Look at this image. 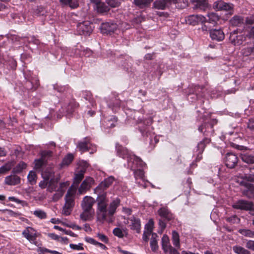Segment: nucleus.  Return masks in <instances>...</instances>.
Returning a JSON list of instances; mask_svg holds the SVG:
<instances>
[{"label": "nucleus", "mask_w": 254, "mask_h": 254, "mask_svg": "<svg viewBox=\"0 0 254 254\" xmlns=\"http://www.w3.org/2000/svg\"><path fill=\"white\" fill-rule=\"evenodd\" d=\"M158 236L156 233L152 234V237L150 243V247L152 251L155 252L158 249Z\"/></svg>", "instance_id": "cd10ccee"}, {"label": "nucleus", "mask_w": 254, "mask_h": 254, "mask_svg": "<svg viewBox=\"0 0 254 254\" xmlns=\"http://www.w3.org/2000/svg\"><path fill=\"white\" fill-rule=\"evenodd\" d=\"M76 191V187L74 185H71L67 191L65 195L64 204L71 206H74V197Z\"/></svg>", "instance_id": "39448f33"}, {"label": "nucleus", "mask_w": 254, "mask_h": 254, "mask_svg": "<svg viewBox=\"0 0 254 254\" xmlns=\"http://www.w3.org/2000/svg\"><path fill=\"white\" fill-rule=\"evenodd\" d=\"M70 248L72 250L81 251L83 250V244L79 243L78 245L70 244L69 245Z\"/></svg>", "instance_id": "603ef678"}, {"label": "nucleus", "mask_w": 254, "mask_h": 254, "mask_svg": "<svg viewBox=\"0 0 254 254\" xmlns=\"http://www.w3.org/2000/svg\"><path fill=\"white\" fill-rule=\"evenodd\" d=\"M238 177L243 180L241 181H239V180L237 181V182L241 185H245V182L247 181L254 182V168L250 170V174H239Z\"/></svg>", "instance_id": "f3484780"}, {"label": "nucleus", "mask_w": 254, "mask_h": 254, "mask_svg": "<svg viewBox=\"0 0 254 254\" xmlns=\"http://www.w3.org/2000/svg\"><path fill=\"white\" fill-rule=\"evenodd\" d=\"M193 9H204L207 5L206 0H191Z\"/></svg>", "instance_id": "b1692460"}, {"label": "nucleus", "mask_w": 254, "mask_h": 254, "mask_svg": "<svg viewBox=\"0 0 254 254\" xmlns=\"http://www.w3.org/2000/svg\"><path fill=\"white\" fill-rule=\"evenodd\" d=\"M120 202V199L116 198L110 202L107 209V216H112L116 213V209L119 206Z\"/></svg>", "instance_id": "a211bd4d"}, {"label": "nucleus", "mask_w": 254, "mask_h": 254, "mask_svg": "<svg viewBox=\"0 0 254 254\" xmlns=\"http://www.w3.org/2000/svg\"><path fill=\"white\" fill-rule=\"evenodd\" d=\"M27 179L31 185L35 184L37 179V174L34 171H31L28 175Z\"/></svg>", "instance_id": "f704fd0d"}, {"label": "nucleus", "mask_w": 254, "mask_h": 254, "mask_svg": "<svg viewBox=\"0 0 254 254\" xmlns=\"http://www.w3.org/2000/svg\"><path fill=\"white\" fill-rule=\"evenodd\" d=\"M213 8L218 10H229L233 8V5L223 0H218L214 3Z\"/></svg>", "instance_id": "dca6fc26"}, {"label": "nucleus", "mask_w": 254, "mask_h": 254, "mask_svg": "<svg viewBox=\"0 0 254 254\" xmlns=\"http://www.w3.org/2000/svg\"><path fill=\"white\" fill-rule=\"evenodd\" d=\"M151 235H152V234L148 233L147 232L144 231L142 237L143 240L145 242H147L149 240V237Z\"/></svg>", "instance_id": "0e129e2a"}, {"label": "nucleus", "mask_w": 254, "mask_h": 254, "mask_svg": "<svg viewBox=\"0 0 254 254\" xmlns=\"http://www.w3.org/2000/svg\"><path fill=\"white\" fill-rule=\"evenodd\" d=\"M73 207V206L64 204L63 208V214L65 216L69 215L71 213Z\"/></svg>", "instance_id": "de8ad7c7"}, {"label": "nucleus", "mask_w": 254, "mask_h": 254, "mask_svg": "<svg viewBox=\"0 0 254 254\" xmlns=\"http://www.w3.org/2000/svg\"><path fill=\"white\" fill-rule=\"evenodd\" d=\"M252 203L251 201L241 199L234 202L232 204V207L235 209L248 211L252 208Z\"/></svg>", "instance_id": "1a4fd4ad"}, {"label": "nucleus", "mask_w": 254, "mask_h": 254, "mask_svg": "<svg viewBox=\"0 0 254 254\" xmlns=\"http://www.w3.org/2000/svg\"><path fill=\"white\" fill-rule=\"evenodd\" d=\"M94 179L91 177H87L81 183L78 188V193L80 194L85 193L94 184Z\"/></svg>", "instance_id": "6e6552de"}, {"label": "nucleus", "mask_w": 254, "mask_h": 254, "mask_svg": "<svg viewBox=\"0 0 254 254\" xmlns=\"http://www.w3.org/2000/svg\"><path fill=\"white\" fill-rule=\"evenodd\" d=\"M229 39L231 43L234 45H240L242 44L243 36L241 35H238L234 31L230 34Z\"/></svg>", "instance_id": "aec40b11"}, {"label": "nucleus", "mask_w": 254, "mask_h": 254, "mask_svg": "<svg viewBox=\"0 0 254 254\" xmlns=\"http://www.w3.org/2000/svg\"><path fill=\"white\" fill-rule=\"evenodd\" d=\"M33 214L39 219H43L47 218V213L42 210L36 209L33 211Z\"/></svg>", "instance_id": "58836bf2"}, {"label": "nucleus", "mask_w": 254, "mask_h": 254, "mask_svg": "<svg viewBox=\"0 0 254 254\" xmlns=\"http://www.w3.org/2000/svg\"><path fill=\"white\" fill-rule=\"evenodd\" d=\"M100 29L103 33L110 34L117 29V25L115 23L106 22L102 24Z\"/></svg>", "instance_id": "2eb2a0df"}, {"label": "nucleus", "mask_w": 254, "mask_h": 254, "mask_svg": "<svg viewBox=\"0 0 254 254\" xmlns=\"http://www.w3.org/2000/svg\"><path fill=\"white\" fill-rule=\"evenodd\" d=\"M98 195L96 200L97 201V206L96 210V219L97 221L101 224L106 220L107 217V203L108 199L106 195V192H104L103 190L100 192H94Z\"/></svg>", "instance_id": "f03ea898"}, {"label": "nucleus", "mask_w": 254, "mask_h": 254, "mask_svg": "<svg viewBox=\"0 0 254 254\" xmlns=\"http://www.w3.org/2000/svg\"><path fill=\"white\" fill-rule=\"evenodd\" d=\"M158 213L159 215L167 219H170L172 217V215L169 212V210L166 208H161L158 210Z\"/></svg>", "instance_id": "473e14b6"}, {"label": "nucleus", "mask_w": 254, "mask_h": 254, "mask_svg": "<svg viewBox=\"0 0 254 254\" xmlns=\"http://www.w3.org/2000/svg\"><path fill=\"white\" fill-rule=\"evenodd\" d=\"M238 163V158L236 155L228 153L225 157L226 165L230 168H233Z\"/></svg>", "instance_id": "4468645a"}, {"label": "nucleus", "mask_w": 254, "mask_h": 254, "mask_svg": "<svg viewBox=\"0 0 254 254\" xmlns=\"http://www.w3.org/2000/svg\"><path fill=\"white\" fill-rule=\"evenodd\" d=\"M27 167V165L23 162H19L17 165H16L13 169V172L14 173H19L21 172L23 169H25Z\"/></svg>", "instance_id": "e433bc0d"}, {"label": "nucleus", "mask_w": 254, "mask_h": 254, "mask_svg": "<svg viewBox=\"0 0 254 254\" xmlns=\"http://www.w3.org/2000/svg\"><path fill=\"white\" fill-rule=\"evenodd\" d=\"M113 234L119 238H123L127 235V230L125 228H116L113 230Z\"/></svg>", "instance_id": "bb28decb"}, {"label": "nucleus", "mask_w": 254, "mask_h": 254, "mask_svg": "<svg viewBox=\"0 0 254 254\" xmlns=\"http://www.w3.org/2000/svg\"><path fill=\"white\" fill-rule=\"evenodd\" d=\"M22 235L31 243L36 244L37 233L33 228L30 227H27L23 231Z\"/></svg>", "instance_id": "423d86ee"}, {"label": "nucleus", "mask_w": 254, "mask_h": 254, "mask_svg": "<svg viewBox=\"0 0 254 254\" xmlns=\"http://www.w3.org/2000/svg\"><path fill=\"white\" fill-rule=\"evenodd\" d=\"M67 5L72 8H76L78 6V2L77 0H71Z\"/></svg>", "instance_id": "13d9d810"}, {"label": "nucleus", "mask_w": 254, "mask_h": 254, "mask_svg": "<svg viewBox=\"0 0 254 254\" xmlns=\"http://www.w3.org/2000/svg\"><path fill=\"white\" fill-rule=\"evenodd\" d=\"M78 167L77 168V170H84V172H85L86 168L88 166L87 162L83 160L79 161V162L78 163Z\"/></svg>", "instance_id": "09e8293b"}, {"label": "nucleus", "mask_w": 254, "mask_h": 254, "mask_svg": "<svg viewBox=\"0 0 254 254\" xmlns=\"http://www.w3.org/2000/svg\"><path fill=\"white\" fill-rule=\"evenodd\" d=\"M134 176L136 179H142L144 176V172L142 170L138 169L134 171Z\"/></svg>", "instance_id": "864d4df0"}, {"label": "nucleus", "mask_w": 254, "mask_h": 254, "mask_svg": "<svg viewBox=\"0 0 254 254\" xmlns=\"http://www.w3.org/2000/svg\"><path fill=\"white\" fill-rule=\"evenodd\" d=\"M13 166L12 162H8L4 165L0 167V173L3 174L10 170Z\"/></svg>", "instance_id": "a18cd8bd"}, {"label": "nucleus", "mask_w": 254, "mask_h": 254, "mask_svg": "<svg viewBox=\"0 0 254 254\" xmlns=\"http://www.w3.org/2000/svg\"><path fill=\"white\" fill-rule=\"evenodd\" d=\"M247 22L249 24H252L254 23V14L252 15L247 19Z\"/></svg>", "instance_id": "774afa93"}, {"label": "nucleus", "mask_w": 254, "mask_h": 254, "mask_svg": "<svg viewBox=\"0 0 254 254\" xmlns=\"http://www.w3.org/2000/svg\"><path fill=\"white\" fill-rule=\"evenodd\" d=\"M238 232L242 235L253 238H254V232L250 229H239Z\"/></svg>", "instance_id": "c9c22d12"}, {"label": "nucleus", "mask_w": 254, "mask_h": 254, "mask_svg": "<svg viewBox=\"0 0 254 254\" xmlns=\"http://www.w3.org/2000/svg\"><path fill=\"white\" fill-rule=\"evenodd\" d=\"M233 251L236 254H251V252L247 249L239 245L233 246Z\"/></svg>", "instance_id": "c756f323"}, {"label": "nucleus", "mask_w": 254, "mask_h": 254, "mask_svg": "<svg viewBox=\"0 0 254 254\" xmlns=\"http://www.w3.org/2000/svg\"><path fill=\"white\" fill-rule=\"evenodd\" d=\"M63 224L65 226H66L67 227H69V228H71L73 229H75V230H80L81 229V227L78 226V225H75V224H71L70 225H68V224H64V223H63Z\"/></svg>", "instance_id": "052dcab7"}, {"label": "nucleus", "mask_w": 254, "mask_h": 254, "mask_svg": "<svg viewBox=\"0 0 254 254\" xmlns=\"http://www.w3.org/2000/svg\"><path fill=\"white\" fill-rule=\"evenodd\" d=\"M107 3L112 7H117L120 5L118 0H106Z\"/></svg>", "instance_id": "5fc2aeb1"}, {"label": "nucleus", "mask_w": 254, "mask_h": 254, "mask_svg": "<svg viewBox=\"0 0 254 254\" xmlns=\"http://www.w3.org/2000/svg\"><path fill=\"white\" fill-rule=\"evenodd\" d=\"M1 211H2V212L3 213L5 214L6 215H7L8 216H11V217H14L17 218L20 215V214L19 213L15 212L11 210H9V209H3Z\"/></svg>", "instance_id": "49530a36"}, {"label": "nucleus", "mask_w": 254, "mask_h": 254, "mask_svg": "<svg viewBox=\"0 0 254 254\" xmlns=\"http://www.w3.org/2000/svg\"><path fill=\"white\" fill-rule=\"evenodd\" d=\"M84 173L85 172L84 170H77L76 171V173L75 174L74 178L73 184L75 185V186H74V187L77 188V186L83 178Z\"/></svg>", "instance_id": "a878e982"}, {"label": "nucleus", "mask_w": 254, "mask_h": 254, "mask_svg": "<svg viewBox=\"0 0 254 254\" xmlns=\"http://www.w3.org/2000/svg\"><path fill=\"white\" fill-rule=\"evenodd\" d=\"M85 240L86 242L94 245H96L97 244H98V242L96 241L94 239L90 237H85Z\"/></svg>", "instance_id": "680f3d73"}, {"label": "nucleus", "mask_w": 254, "mask_h": 254, "mask_svg": "<svg viewBox=\"0 0 254 254\" xmlns=\"http://www.w3.org/2000/svg\"><path fill=\"white\" fill-rule=\"evenodd\" d=\"M210 141L209 139L205 138L198 143L197 147L199 153H201L203 152L205 147L206 144L209 143Z\"/></svg>", "instance_id": "4c0bfd02"}, {"label": "nucleus", "mask_w": 254, "mask_h": 254, "mask_svg": "<svg viewBox=\"0 0 254 254\" xmlns=\"http://www.w3.org/2000/svg\"><path fill=\"white\" fill-rule=\"evenodd\" d=\"M246 247L248 249L254 251V241L250 240H247Z\"/></svg>", "instance_id": "6e6d98bb"}, {"label": "nucleus", "mask_w": 254, "mask_h": 254, "mask_svg": "<svg viewBox=\"0 0 254 254\" xmlns=\"http://www.w3.org/2000/svg\"><path fill=\"white\" fill-rule=\"evenodd\" d=\"M73 159V156L72 154H68L63 160V164L68 165L72 161Z\"/></svg>", "instance_id": "3c124183"}, {"label": "nucleus", "mask_w": 254, "mask_h": 254, "mask_svg": "<svg viewBox=\"0 0 254 254\" xmlns=\"http://www.w3.org/2000/svg\"><path fill=\"white\" fill-rule=\"evenodd\" d=\"M130 222L129 226L130 229L135 230L137 233L140 232V221L138 218H136L132 216L129 219Z\"/></svg>", "instance_id": "412c9836"}, {"label": "nucleus", "mask_w": 254, "mask_h": 254, "mask_svg": "<svg viewBox=\"0 0 254 254\" xmlns=\"http://www.w3.org/2000/svg\"><path fill=\"white\" fill-rule=\"evenodd\" d=\"M242 160L247 163L253 164L254 163V157L249 154H242Z\"/></svg>", "instance_id": "79ce46f5"}, {"label": "nucleus", "mask_w": 254, "mask_h": 254, "mask_svg": "<svg viewBox=\"0 0 254 254\" xmlns=\"http://www.w3.org/2000/svg\"><path fill=\"white\" fill-rule=\"evenodd\" d=\"M244 23V18L239 15H235L230 20V24L233 26H240Z\"/></svg>", "instance_id": "393cba45"}, {"label": "nucleus", "mask_w": 254, "mask_h": 254, "mask_svg": "<svg viewBox=\"0 0 254 254\" xmlns=\"http://www.w3.org/2000/svg\"><path fill=\"white\" fill-rule=\"evenodd\" d=\"M115 181L113 177L110 176L105 179L99 185L94 189V192H99L100 190L104 191L107 189Z\"/></svg>", "instance_id": "9b49d317"}, {"label": "nucleus", "mask_w": 254, "mask_h": 254, "mask_svg": "<svg viewBox=\"0 0 254 254\" xmlns=\"http://www.w3.org/2000/svg\"><path fill=\"white\" fill-rule=\"evenodd\" d=\"M48 236L53 240L60 241V237L54 233H49L48 234Z\"/></svg>", "instance_id": "e2e57ef3"}, {"label": "nucleus", "mask_w": 254, "mask_h": 254, "mask_svg": "<svg viewBox=\"0 0 254 254\" xmlns=\"http://www.w3.org/2000/svg\"><path fill=\"white\" fill-rule=\"evenodd\" d=\"M196 17L198 24L199 23H203L207 21L206 17L202 15H196Z\"/></svg>", "instance_id": "bf43d9fd"}, {"label": "nucleus", "mask_w": 254, "mask_h": 254, "mask_svg": "<svg viewBox=\"0 0 254 254\" xmlns=\"http://www.w3.org/2000/svg\"><path fill=\"white\" fill-rule=\"evenodd\" d=\"M172 242L173 244L175 247L179 249L180 248V236L178 232L176 231H173L172 232Z\"/></svg>", "instance_id": "2f4dec72"}, {"label": "nucleus", "mask_w": 254, "mask_h": 254, "mask_svg": "<svg viewBox=\"0 0 254 254\" xmlns=\"http://www.w3.org/2000/svg\"><path fill=\"white\" fill-rule=\"evenodd\" d=\"M95 202V199L89 196H85L81 202V208L93 209V206Z\"/></svg>", "instance_id": "6ab92c4d"}, {"label": "nucleus", "mask_w": 254, "mask_h": 254, "mask_svg": "<svg viewBox=\"0 0 254 254\" xmlns=\"http://www.w3.org/2000/svg\"><path fill=\"white\" fill-rule=\"evenodd\" d=\"M116 147L118 154L123 158L127 157L128 162L129 161H131V160H133V164H135L136 165H138L141 167L143 166L144 163L141 160V159L136 156L131 155L129 153L128 150L126 148L123 147L122 146L119 145V144H116Z\"/></svg>", "instance_id": "7ed1b4c3"}, {"label": "nucleus", "mask_w": 254, "mask_h": 254, "mask_svg": "<svg viewBox=\"0 0 254 254\" xmlns=\"http://www.w3.org/2000/svg\"><path fill=\"white\" fill-rule=\"evenodd\" d=\"M96 4L97 11L99 12H107L109 9L108 6H107L105 3L101 2V1L96 3Z\"/></svg>", "instance_id": "a19ab883"}, {"label": "nucleus", "mask_w": 254, "mask_h": 254, "mask_svg": "<svg viewBox=\"0 0 254 254\" xmlns=\"http://www.w3.org/2000/svg\"><path fill=\"white\" fill-rule=\"evenodd\" d=\"M186 21L190 25H196L198 24L196 15H191L189 16L186 19Z\"/></svg>", "instance_id": "37998d69"}, {"label": "nucleus", "mask_w": 254, "mask_h": 254, "mask_svg": "<svg viewBox=\"0 0 254 254\" xmlns=\"http://www.w3.org/2000/svg\"><path fill=\"white\" fill-rule=\"evenodd\" d=\"M153 0H134L133 3L139 8H143L148 6Z\"/></svg>", "instance_id": "7c9ffc66"}, {"label": "nucleus", "mask_w": 254, "mask_h": 254, "mask_svg": "<svg viewBox=\"0 0 254 254\" xmlns=\"http://www.w3.org/2000/svg\"><path fill=\"white\" fill-rule=\"evenodd\" d=\"M77 30L80 35H87L92 32V28L88 22H84L77 25Z\"/></svg>", "instance_id": "9d476101"}, {"label": "nucleus", "mask_w": 254, "mask_h": 254, "mask_svg": "<svg viewBox=\"0 0 254 254\" xmlns=\"http://www.w3.org/2000/svg\"><path fill=\"white\" fill-rule=\"evenodd\" d=\"M70 183L69 181L61 182L59 184V187L56 188V192L52 197V199L54 201L59 200L64 195L66 188L69 186Z\"/></svg>", "instance_id": "20e7f679"}, {"label": "nucleus", "mask_w": 254, "mask_h": 254, "mask_svg": "<svg viewBox=\"0 0 254 254\" xmlns=\"http://www.w3.org/2000/svg\"><path fill=\"white\" fill-rule=\"evenodd\" d=\"M208 19L207 20V22L215 24L219 19V16L215 13L211 12L207 14Z\"/></svg>", "instance_id": "72a5a7b5"}, {"label": "nucleus", "mask_w": 254, "mask_h": 254, "mask_svg": "<svg viewBox=\"0 0 254 254\" xmlns=\"http://www.w3.org/2000/svg\"><path fill=\"white\" fill-rule=\"evenodd\" d=\"M97 236L99 239L103 242L105 243H107L108 242V238L104 234L102 233H98Z\"/></svg>", "instance_id": "4d7b16f0"}, {"label": "nucleus", "mask_w": 254, "mask_h": 254, "mask_svg": "<svg viewBox=\"0 0 254 254\" xmlns=\"http://www.w3.org/2000/svg\"><path fill=\"white\" fill-rule=\"evenodd\" d=\"M154 221L152 219L149 220L148 223L145 226V230L144 231L147 232V233L153 234L152 233L153 228H154Z\"/></svg>", "instance_id": "ea45409f"}, {"label": "nucleus", "mask_w": 254, "mask_h": 254, "mask_svg": "<svg viewBox=\"0 0 254 254\" xmlns=\"http://www.w3.org/2000/svg\"><path fill=\"white\" fill-rule=\"evenodd\" d=\"M20 182V178L16 175H10L5 179V183L8 185L14 186L19 184Z\"/></svg>", "instance_id": "5701e85b"}, {"label": "nucleus", "mask_w": 254, "mask_h": 254, "mask_svg": "<svg viewBox=\"0 0 254 254\" xmlns=\"http://www.w3.org/2000/svg\"><path fill=\"white\" fill-rule=\"evenodd\" d=\"M52 154V152L50 151L43 152L42 154V158L35 160L34 168L36 169H40L44 163V158L46 156H50Z\"/></svg>", "instance_id": "4be33fe9"}, {"label": "nucleus", "mask_w": 254, "mask_h": 254, "mask_svg": "<svg viewBox=\"0 0 254 254\" xmlns=\"http://www.w3.org/2000/svg\"><path fill=\"white\" fill-rule=\"evenodd\" d=\"M226 220L232 224L238 223L240 221V219L236 215H233L232 216L227 217Z\"/></svg>", "instance_id": "8fccbe9b"}, {"label": "nucleus", "mask_w": 254, "mask_h": 254, "mask_svg": "<svg viewBox=\"0 0 254 254\" xmlns=\"http://www.w3.org/2000/svg\"><path fill=\"white\" fill-rule=\"evenodd\" d=\"M77 148L81 152V153L87 151L91 148L92 151L91 153H93L96 151V147L94 145H92L89 142V140L87 137L84 139V140L79 142L77 145Z\"/></svg>", "instance_id": "0eeeda50"}, {"label": "nucleus", "mask_w": 254, "mask_h": 254, "mask_svg": "<svg viewBox=\"0 0 254 254\" xmlns=\"http://www.w3.org/2000/svg\"><path fill=\"white\" fill-rule=\"evenodd\" d=\"M209 34L210 37L212 40L217 41H222L225 37L224 33L221 29L210 30Z\"/></svg>", "instance_id": "f8f14e48"}, {"label": "nucleus", "mask_w": 254, "mask_h": 254, "mask_svg": "<svg viewBox=\"0 0 254 254\" xmlns=\"http://www.w3.org/2000/svg\"><path fill=\"white\" fill-rule=\"evenodd\" d=\"M162 249L165 253L172 246L170 244V240L168 236L164 235L162 238Z\"/></svg>", "instance_id": "c85d7f7f"}, {"label": "nucleus", "mask_w": 254, "mask_h": 254, "mask_svg": "<svg viewBox=\"0 0 254 254\" xmlns=\"http://www.w3.org/2000/svg\"><path fill=\"white\" fill-rule=\"evenodd\" d=\"M248 127L251 129H254V120H250V121L248 124Z\"/></svg>", "instance_id": "338daca9"}, {"label": "nucleus", "mask_w": 254, "mask_h": 254, "mask_svg": "<svg viewBox=\"0 0 254 254\" xmlns=\"http://www.w3.org/2000/svg\"><path fill=\"white\" fill-rule=\"evenodd\" d=\"M82 212L80 215V218L83 221L92 220L94 216V209L82 208Z\"/></svg>", "instance_id": "ddd939ff"}, {"label": "nucleus", "mask_w": 254, "mask_h": 254, "mask_svg": "<svg viewBox=\"0 0 254 254\" xmlns=\"http://www.w3.org/2000/svg\"><path fill=\"white\" fill-rule=\"evenodd\" d=\"M43 180L39 183L41 189L47 188V191L52 192L56 190L58 183L61 179L60 175H55L54 170L52 168L45 169L41 174Z\"/></svg>", "instance_id": "f257e3e1"}, {"label": "nucleus", "mask_w": 254, "mask_h": 254, "mask_svg": "<svg viewBox=\"0 0 254 254\" xmlns=\"http://www.w3.org/2000/svg\"><path fill=\"white\" fill-rule=\"evenodd\" d=\"M165 253H169V254H180L178 251L172 247L170 248V250H168Z\"/></svg>", "instance_id": "69168bd1"}, {"label": "nucleus", "mask_w": 254, "mask_h": 254, "mask_svg": "<svg viewBox=\"0 0 254 254\" xmlns=\"http://www.w3.org/2000/svg\"><path fill=\"white\" fill-rule=\"evenodd\" d=\"M242 54L244 56L248 57L251 55L253 53H254V47H246L244 48L242 50Z\"/></svg>", "instance_id": "c03bdc74"}]
</instances>
